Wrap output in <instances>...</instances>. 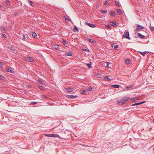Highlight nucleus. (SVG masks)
I'll return each mask as SVG.
<instances>
[{
    "label": "nucleus",
    "mask_w": 154,
    "mask_h": 154,
    "mask_svg": "<svg viewBox=\"0 0 154 154\" xmlns=\"http://www.w3.org/2000/svg\"><path fill=\"white\" fill-rule=\"evenodd\" d=\"M129 99V97H125L124 98V99L121 100L119 102V104H124Z\"/></svg>",
    "instance_id": "1"
},
{
    "label": "nucleus",
    "mask_w": 154,
    "mask_h": 154,
    "mask_svg": "<svg viewBox=\"0 0 154 154\" xmlns=\"http://www.w3.org/2000/svg\"><path fill=\"white\" fill-rule=\"evenodd\" d=\"M129 34L128 32H126L123 35V37L125 38L130 39V38L129 37Z\"/></svg>",
    "instance_id": "2"
},
{
    "label": "nucleus",
    "mask_w": 154,
    "mask_h": 154,
    "mask_svg": "<svg viewBox=\"0 0 154 154\" xmlns=\"http://www.w3.org/2000/svg\"><path fill=\"white\" fill-rule=\"evenodd\" d=\"M62 43L66 47H67L69 46V44L64 39H63L62 40Z\"/></svg>",
    "instance_id": "3"
},
{
    "label": "nucleus",
    "mask_w": 154,
    "mask_h": 154,
    "mask_svg": "<svg viewBox=\"0 0 154 154\" xmlns=\"http://www.w3.org/2000/svg\"><path fill=\"white\" fill-rule=\"evenodd\" d=\"M26 60L27 61L29 62H32L33 61V59L31 57H28L26 58Z\"/></svg>",
    "instance_id": "4"
},
{
    "label": "nucleus",
    "mask_w": 154,
    "mask_h": 154,
    "mask_svg": "<svg viewBox=\"0 0 154 154\" xmlns=\"http://www.w3.org/2000/svg\"><path fill=\"white\" fill-rule=\"evenodd\" d=\"M37 82L41 84L42 85H45V82L42 80H41L38 79L37 80Z\"/></svg>",
    "instance_id": "5"
},
{
    "label": "nucleus",
    "mask_w": 154,
    "mask_h": 154,
    "mask_svg": "<svg viewBox=\"0 0 154 154\" xmlns=\"http://www.w3.org/2000/svg\"><path fill=\"white\" fill-rule=\"evenodd\" d=\"M78 97V96L75 95L74 96L73 95H70L68 96V98H69L74 99Z\"/></svg>",
    "instance_id": "6"
},
{
    "label": "nucleus",
    "mask_w": 154,
    "mask_h": 154,
    "mask_svg": "<svg viewBox=\"0 0 154 154\" xmlns=\"http://www.w3.org/2000/svg\"><path fill=\"white\" fill-rule=\"evenodd\" d=\"M53 48L58 50H59L60 49V48H59V46L58 45H53Z\"/></svg>",
    "instance_id": "7"
},
{
    "label": "nucleus",
    "mask_w": 154,
    "mask_h": 154,
    "mask_svg": "<svg viewBox=\"0 0 154 154\" xmlns=\"http://www.w3.org/2000/svg\"><path fill=\"white\" fill-rule=\"evenodd\" d=\"M65 55L66 56H72V54L71 52H66L65 53Z\"/></svg>",
    "instance_id": "8"
},
{
    "label": "nucleus",
    "mask_w": 154,
    "mask_h": 154,
    "mask_svg": "<svg viewBox=\"0 0 154 154\" xmlns=\"http://www.w3.org/2000/svg\"><path fill=\"white\" fill-rule=\"evenodd\" d=\"M66 91L67 92H70L72 91L73 90V88H70L66 89Z\"/></svg>",
    "instance_id": "9"
},
{
    "label": "nucleus",
    "mask_w": 154,
    "mask_h": 154,
    "mask_svg": "<svg viewBox=\"0 0 154 154\" xmlns=\"http://www.w3.org/2000/svg\"><path fill=\"white\" fill-rule=\"evenodd\" d=\"M88 25L91 27L94 28L96 27V26L95 24H91L90 23H88Z\"/></svg>",
    "instance_id": "10"
},
{
    "label": "nucleus",
    "mask_w": 154,
    "mask_h": 154,
    "mask_svg": "<svg viewBox=\"0 0 154 154\" xmlns=\"http://www.w3.org/2000/svg\"><path fill=\"white\" fill-rule=\"evenodd\" d=\"M92 64V63L90 62L89 63L87 64V65L89 68L91 69L92 68V67L91 66Z\"/></svg>",
    "instance_id": "11"
},
{
    "label": "nucleus",
    "mask_w": 154,
    "mask_h": 154,
    "mask_svg": "<svg viewBox=\"0 0 154 154\" xmlns=\"http://www.w3.org/2000/svg\"><path fill=\"white\" fill-rule=\"evenodd\" d=\"M110 25L113 26H116V23L114 21L111 22Z\"/></svg>",
    "instance_id": "12"
},
{
    "label": "nucleus",
    "mask_w": 154,
    "mask_h": 154,
    "mask_svg": "<svg viewBox=\"0 0 154 154\" xmlns=\"http://www.w3.org/2000/svg\"><path fill=\"white\" fill-rule=\"evenodd\" d=\"M32 36L34 38H35L37 37V35L36 33L34 32H33L32 33Z\"/></svg>",
    "instance_id": "13"
},
{
    "label": "nucleus",
    "mask_w": 154,
    "mask_h": 154,
    "mask_svg": "<svg viewBox=\"0 0 154 154\" xmlns=\"http://www.w3.org/2000/svg\"><path fill=\"white\" fill-rule=\"evenodd\" d=\"M74 31L75 32H78L79 31L78 28L76 27V26H74Z\"/></svg>",
    "instance_id": "14"
},
{
    "label": "nucleus",
    "mask_w": 154,
    "mask_h": 154,
    "mask_svg": "<svg viewBox=\"0 0 154 154\" xmlns=\"http://www.w3.org/2000/svg\"><path fill=\"white\" fill-rule=\"evenodd\" d=\"M6 70L7 72H10L11 73H13L14 72L13 70L11 69L8 68H6Z\"/></svg>",
    "instance_id": "15"
},
{
    "label": "nucleus",
    "mask_w": 154,
    "mask_h": 154,
    "mask_svg": "<svg viewBox=\"0 0 154 154\" xmlns=\"http://www.w3.org/2000/svg\"><path fill=\"white\" fill-rule=\"evenodd\" d=\"M117 12L119 15L122 14V10L120 9H117Z\"/></svg>",
    "instance_id": "16"
},
{
    "label": "nucleus",
    "mask_w": 154,
    "mask_h": 154,
    "mask_svg": "<svg viewBox=\"0 0 154 154\" xmlns=\"http://www.w3.org/2000/svg\"><path fill=\"white\" fill-rule=\"evenodd\" d=\"M112 86L113 87L116 88H118L119 87V85H113Z\"/></svg>",
    "instance_id": "17"
},
{
    "label": "nucleus",
    "mask_w": 154,
    "mask_h": 154,
    "mask_svg": "<svg viewBox=\"0 0 154 154\" xmlns=\"http://www.w3.org/2000/svg\"><path fill=\"white\" fill-rule=\"evenodd\" d=\"M87 92V91L85 90H80V92L81 94H85V92Z\"/></svg>",
    "instance_id": "18"
},
{
    "label": "nucleus",
    "mask_w": 154,
    "mask_h": 154,
    "mask_svg": "<svg viewBox=\"0 0 154 154\" xmlns=\"http://www.w3.org/2000/svg\"><path fill=\"white\" fill-rule=\"evenodd\" d=\"M137 27L138 28V29H143L144 28V27L143 26H142L140 25H137Z\"/></svg>",
    "instance_id": "19"
},
{
    "label": "nucleus",
    "mask_w": 154,
    "mask_h": 154,
    "mask_svg": "<svg viewBox=\"0 0 154 154\" xmlns=\"http://www.w3.org/2000/svg\"><path fill=\"white\" fill-rule=\"evenodd\" d=\"M138 35L141 38H144L145 37V36L144 35H141L140 33H138Z\"/></svg>",
    "instance_id": "20"
},
{
    "label": "nucleus",
    "mask_w": 154,
    "mask_h": 154,
    "mask_svg": "<svg viewBox=\"0 0 154 154\" xmlns=\"http://www.w3.org/2000/svg\"><path fill=\"white\" fill-rule=\"evenodd\" d=\"M130 63V60L129 59H127L126 60L125 63L126 64L128 65Z\"/></svg>",
    "instance_id": "21"
},
{
    "label": "nucleus",
    "mask_w": 154,
    "mask_h": 154,
    "mask_svg": "<svg viewBox=\"0 0 154 154\" xmlns=\"http://www.w3.org/2000/svg\"><path fill=\"white\" fill-rule=\"evenodd\" d=\"M28 2L33 7H34V4L32 1L30 0H29Z\"/></svg>",
    "instance_id": "22"
},
{
    "label": "nucleus",
    "mask_w": 154,
    "mask_h": 154,
    "mask_svg": "<svg viewBox=\"0 0 154 154\" xmlns=\"http://www.w3.org/2000/svg\"><path fill=\"white\" fill-rule=\"evenodd\" d=\"M51 137H57L58 136V135L56 134H51Z\"/></svg>",
    "instance_id": "23"
},
{
    "label": "nucleus",
    "mask_w": 154,
    "mask_h": 154,
    "mask_svg": "<svg viewBox=\"0 0 154 154\" xmlns=\"http://www.w3.org/2000/svg\"><path fill=\"white\" fill-rule=\"evenodd\" d=\"M115 4L116 6H118V7L120 6V4L118 2H117V1H115Z\"/></svg>",
    "instance_id": "24"
},
{
    "label": "nucleus",
    "mask_w": 154,
    "mask_h": 154,
    "mask_svg": "<svg viewBox=\"0 0 154 154\" xmlns=\"http://www.w3.org/2000/svg\"><path fill=\"white\" fill-rule=\"evenodd\" d=\"M87 90L88 91H91L92 89V87L91 86L88 87L87 88Z\"/></svg>",
    "instance_id": "25"
},
{
    "label": "nucleus",
    "mask_w": 154,
    "mask_h": 154,
    "mask_svg": "<svg viewBox=\"0 0 154 154\" xmlns=\"http://www.w3.org/2000/svg\"><path fill=\"white\" fill-rule=\"evenodd\" d=\"M88 41L89 42H90L91 43H94L95 41L94 40H92L91 39H88Z\"/></svg>",
    "instance_id": "26"
},
{
    "label": "nucleus",
    "mask_w": 154,
    "mask_h": 154,
    "mask_svg": "<svg viewBox=\"0 0 154 154\" xmlns=\"http://www.w3.org/2000/svg\"><path fill=\"white\" fill-rule=\"evenodd\" d=\"M0 28L1 29L5 31H7V29L6 28H5L3 26H1V27H0Z\"/></svg>",
    "instance_id": "27"
},
{
    "label": "nucleus",
    "mask_w": 154,
    "mask_h": 154,
    "mask_svg": "<svg viewBox=\"0 0 154 154\" xmlns=\"http://www.w3.org/2000/svg\"><path fill=\"white\" fill-rule=\"evenodd\" d=\"M140 54L143 55V56H145V55L146 54V52L145 51L144 52H139Z\"/></svg>",
    "instance_id": "28"
},
{
    "label": "nucleus",
    "mask_w": 154,
    "mask_h": 154,
    "mask_svg": "<svg viewBox=\"0 0 154 154\" xmlns=\"http://www.w3.org/2000/svg\"><path fill=\"white\" fill-rule=\"evenodd\" d=\"M149 28L151 31H154V27L151 26L150 25L149 26Z\"/></svg>",
    "instance_id": "29"
},
{
    "label": "nucleus",
    "mask_w": 154,
    "mask_h": 154,
    "mask_svg": "<svg viewBox=\"0 0 154 154\" xmlns=\"http://www.w3.org/2000/svg\"><path fill=\"white\" fill-rule=\"evenodd\" d=\"M6 4L7 5H10V2L9 1L6 0Z\"/></svg>",
    "instance_id": "30"
},
{
    "label": "nucleus",
    "mask_w": 154,
    "mask_h": 154,
    "mask_svg": "<svg viewBox=\"0 0 154 154\" xmlns=\"http://www.w3.org/2000/svg\"><path fill=\"white\" fill-rule=\"evenodd\" d=\"M110 14L112 16H114L115 15V12L113 11H111Z\"/></svg>",
    "instance_id": "31"
},
{
    "label": "nucleus",
    "mask_w": 154,
    "mask_h": 154,
    "mask_svg": "<svg viewBox=\"0 0 154 154\" xmlns=\"http://www.w3.org/2000/svg\"><path fill=\"white\" fill-rule=\"evenodd\" d=\"M104 79H105V80L108 81L110 80V79H109V78L107 76H105L104 78Z\"/></svg>",
    "instance_id": "32"
},
{
    "label": "nucleus",
    "mask_w": 154,
    "mask_h": 154,
    "mask_svg": "<svg viewBox=\"0 0 154 154\" xmlns=\"http://www.w3.org/2000/svg\"><path fill=\"white\" fill-rule=\"evenodd\" d=\"M0 79L2 80H4L5 79V78L4 77L1 75H0Z\"/></svg>",
    "instance_id": "33"
},
{
    "label": "nucleus",
    "mask_w": 154,
    "mask_h": 154,
    "mask_svg": "<svg viewBox=\"0 0 154 154\" xmlns=\"http://www.w3.org/2000/svg\"><path fill=\"white\" fill-rule=\"evenodd\" d=\"M105 27H106V28L107 29H109L111 27V26H110L109 25H106L105 26Z\"/></svg>",
    "instance_id": "34"
},
{
    "label": "nucleus",
    "mask_w": 154,
    "mask_h": 154,
    "mask_svg": "<svg viewBox=\"0 0 154 154\" xmlns=\"http://www.w3.org/2000/svg\"><path fill=\"white\" fill-rule=\"evenodd\" d=\"M82 50L84 51H88L89 52V50L86 48H83Z\"/></svg>",
    "instance_id": "35"
},
{
    "label": "nucleus",
    "mask_w": 154,
    "mask_h": 154,
    "mask_svg": "<svg viewBox=\"0 0 154 154\" xmlns=\"http://www.w3.org/2000/svg\"><path fill=\"white\" fill-rule=\"evenodd\" d=\"M118 48V45H114V49L115 50L117 49Z\"/></svg>",
    "instance_id": "36"
},
{
    "label": "nucleus",
    "mask_w": 154,
    "mask_h": 154,
    "mask_svg": "<svg viewBox=\"0 0 154 154\" xmlns=\"http://www.w3.org/2000/svg\"><path fill=\"white\" fill-rule=\"evenodd\" d=\"M38 88L41 89L43 90L44 89V87L42 86L39 85L38 86Z\"/></svg>",
    "instance_id": "37"
},
{
    "label": "nucleus",
    "mask_w": 154,
    "mask_h": 154,
    "mask_svg": "<svg viewBox=\"0 0 154 154\" xmlns=\"http://www.w3.org/2000/svg\"><path fill=\"white\" fill-rule=\"evenodd\" d=\"M51 134H45V135L47 137H51Z\"/></svg>",
    "instance_id": "38"
},
{
    "label": "nucleus",
    "mask_w": 154,
    "mask_h": 154,
    "mask_svg": "<svg viewBox=\"0 0 154 154\" xmlns=\"http://www.w3.org/2000/svg\"><path fill=\"white\" fill-rule=\"evenodd\" d=\"M110 64V63L109 62H107V63H106V67L107 68H108L109 67V64Z\"/></svg>",
    "instance_id": "39"
},
{
    "label": "nucleus",
    "mask_w": 154,
    "mask_h": 154,
    "mask_svg": "<svg viewBox=\"0 0 154 154\" xmlns=\"http://www.w3.org/2000/svg\"><path fill=\"white\" fill-rule=\"evenodd\" d=\"M37 102H32L31 103V104L32 105H35L37 103Z\"/></svg>",
    "instance_id": "40"
},
{
    "label": "nucleus",
    "mask_w": 154,
    "mask_h": 154,
    "mask_svg": "<svg viewBox=\"0 0 154 154\" xmlns=\"http://www.w3.org/2000/svg\"><path fill=\"white\" fill-rule=\"evenodd\" d=\"M139 104H140V103H138L133 104L132 105V106L137 105H138Z\"/></svg>",
    "instance_id": "41"
},
{
    "label": "nucleus",
    "mask_w": 154,
    "mask_h": 154,
    "mask_svg": "<svg viewBox=\"0 0 154 154\" xmlns=\"http://www.w3.org/2000/svg\"><path fill=\"white\" fill-rule=\"evenodd\" d=\"M101 12L103 13H105L106 12V11L105 10H102L101 11Z\"/></svg>",
    "instance_id": "42"
},
{
    "label": "nucleus",
    "mask_w": 154,
    "mask_h": 154,
    "mask_svg": "<svg viewBox=\"0 0 154 154\" xmlns=\"http://www.w3.org/2000/svg\"><path fill=\"white\" fill-rule=\"evenodd\" d=\"M2 36L4 38H6L7 37L6 35L5 34H2Z\"/></svg>",
    "instance_id": "43"
},
{
    "label": "nucleus",
    "mask_w": 154,
    "mask_h": 154,
    "mask_svg": "<svg viewBox=\"0 0 154 154\" xmlns=\"http://www.w3.org/2000/svg\"><path fill=\"white\" fill-rule=\"evenodd\" d=\"M108 2L106 1H105V2L104 3V5H107L108 4Z\"/></svg>",
    "instance_id": "44"
},
{
    "label": "nucleus",
    "mask_w": 154,
    "mask_h": 154,
    "mask_svg": "<svg viewBox=\"0 0 154 154\" xmlns=\"http://www.w3.org/2000/svg\"><path fill=\"white\" fill-rule=\"evenodd\" d=\"M65 18V20L66 21H69V19L68 18L66 17Z\"/></svg>",
    "instance_id": "45"
},
{
    "label": "nucleus",
    "mask_w": 154,
    "mask_h": 154,
    "mask_svg": "<svg viewBox=\"0 0 154 154\" xmlns=\"http://www.w3.org/2000/svg\"><path fill=\"white\" fill-rule=\"evenodd\" d=\"M132 87V86L131 85L129 86H128V87H126V88H131Z\"/></svg>",
    "instance_id": "46"
},
{
    "label": "nucleus",
    "mask_w": 154,
    "mask_h": 154,
    "mask_svg": "<svg viewBox=\"0 0 154 154\" xmlns=\"http://www.w3.org/2000/svg\"><path fill=\"white\" fill-rule=\"evenodd\" d=\"M145 102H146V101H142V102H140V104H142V103H145Z\"/></svg>",
    "instance_id": "47"
},
{
    "label": "nucleus",
    "mask_w": 154,
    "mask_h": 154,
    "mask_svg": "<svg viewBox=\"0 0 154 154\" xmlns=\"http://www.w3.org/2000/svg\"><path fill=\"white\" fill-rule=\"evenodd\" d=\"M25 39H26V37H25V36L24 35H23V40H25Z\"/></svg>",
    "instance_id": "48"
},
{
    "label": "nucleus",
    "mask_w": 154,
    "mask_h": 154,
    "mask_svg": "<svg viewBox=\"0 0 154 154\" xmlns=\"http://www.w3.org/2000/svg\"><path fill=\"white\" fill-rule=\"evenodd\" d=\"M0 65L1 66H3V63H2L0 62Z\"/></svg>",
    "instance_id": "49"
},
{
    "label": "nucleus",
    "mask_w": 154,
    "mask_h": 154,
    "mask_svg": "<svg viewBox=\"0 0 154 154\" xmlns=\"http://www.w3.org/2000/svg\"><path fill=\"white\" fill-rule=\"evenodd\" d=\"M139 29L138 28V29H136V31H139Z\"/></svg>",
    "instance_id": "50"
},
{
    "label": "nucleus",
    "mask_w": 154,
    "mask_h": 154,
    "mask_svg": "<svg viewBox=\"0 0 154 154\" xmlns=\"http://www.w3.org/2000/svg\"><path fill=\"white\" fill-rule=\"evenodd\" d=\"M2 7V5H0V8H1Z\"/></svg>",
    "instance_id": "51"
}]
</instances>
